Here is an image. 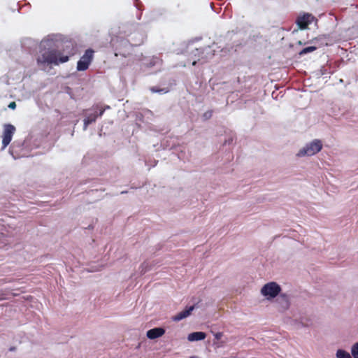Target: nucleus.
<instances>
[{"mask_svg": "<svg viewBox=\"0 0 358 358\" xmlns=\"http://www.w3.org/2000/svg\"><path fill=\"white\" fill-rule=\"evenodd\" d=\"M69 59V55H64L54 47L52 40L44 39L41 42L36 62L41 70L45 71L48 67L59 65L68 62Z\"/></svg>", "mask_w": 358, "mask_h": 358, "instance_id": "obj_1", "label": "nucleus"}, {"mask_svg": "<svg viewBox=\"0 0 358 358\" xmlns=\"http://www.w3.org/2000/svg\"><path fill=\"white\" fill-rule=\"evenodd\" d=\"M323 144L321 140L314 139L310 142L307 143L304 146L299 150L296 156L297 157H311L322 149Z\"/></svg>", "mask_w": 358, "mask_h": 358, "instance_id": "obj_2", "label": "nucleus"}, {"mask_svg": "<svg viewBox=\"0 0 358 358\" xmlns=\"http://www.w3.org/2000/svg\"><path fill=\"white\" fill-rule=\"evenodd\" d=\"M281 287L280 286L275 282H270L266 283L261 289V294L266 299V300H272L274 298L277 297L280 293Z\"/></svg>", "mask_w": 358, "mask_h": 358, "instance_id": "obj_3", "label": "nucleus"}, {"mask_svg": "<svg viewBox=\"0 0 358 358\" xmlns=\"http://www.w3.org/2000/svg\"><path fill=\"white\" fill-rule=\"evenodd\" d=\"M94 51L91 49H88L85 51V54L81 57L77 64L78 71H85L88 69L92 58Z\"/></svg>", "mask_w": 358, "mask_h": 358, "instance_id": "obj_4", "label": "nucleus"}, {"mask_svg": "<svg viewBox=\"0 0 358 358\" xmlns=\"http://www.w3.org/2000/svg\"><path fill=\"white\" fill-rule=\"evenodd\" d=\"M15 131V127L10 124H5L2 135V150H4L10 143Z\"/></svg>", "mask_w": 358, "mask_h": 358, "instance_id": "obj_5", "label": "nucleus"}, {"mask_svg": "<svg viewBox=\"0 0 358 358\" xmlns=\"http://www.w3.org/2000/svg\"><path fill=\"white\" fill-rule=\"evenodd\" d=\"M314 21L317 22V20L312 14L304 13L297 17L296 23L299 29H306Z\"/></svg>", "mask_w": 358, "mask_h": 358, "instance_id": "obj_6", "label": "nucleus"}, {"mask_svg": "<svg viewBox=\"0 0 358 358\" xmlns=\"http://www.w3.org/2000/svg\"><path fill=\"white\" fill-rule=\"evenodd\" d=\"M276 308L280 312H285L289 309L290 306V301L286 294L279 295L275 300Z\"/></svg>", "mask_w": 358, "mask_h": 358, "instance_id": "obj_7", "label": "nucleus"}, {"mask_svg": "<svg viewBox=\"0 0 358 358\" xmlns=\"http://www.w3.org/2000/svg\"><path fill=\"white\" fill-rule=\"evenodd\" d=\"M98 107H96L95 109H94L93 113H90L87 114V116L84 120V129L85 130L87 127V126L95 122L96 119L98 116H101L104 112V109H100L99 113H97Z\"/></svg>", "mask_w": 358, "mask_h": 358, "instance_id": "obj_8", "label": "nucleus"}, {"mask_svg": "<svg viewBox=\"0 0 358 358\" xmlns=\"http://www.w3.org/2000/svg\"><path fill=\"white\" fill-rule=\"evenodd\" d=\"M165 334V329L161 327H156L148 330L146 336L149 339H155L162 336Z\"/></svg>", "mask_w": 358, "mask_h": 358, "instance_id": "obj_9", "label": "nucleus"}, {"mask_svg": "<svg viewBox=\"0 0 358 358\" xmlns=\"http://www.w3.org/2000/svg\"><path fill=\"white\" fill-rule=\"evenodd\" d=\"M195 306H192L186 308L184 310L178 313L177 315H176L173 317V320L176 322L180 321L188 316H189L192 313V312L194 310Z\"/></svg>", "mask_w": 358, "mask_h": 358, "instance_id": "obj_10", "label": "nucleus"}, {"mask_svg": "<svg viewBox=\"0 0 358 358\" xmlns=\"http://www.w3.org/2000/svg\"><path fill=\"white\" fill-rule=\"evenodd\" d=\"M313 322L311 319L307 316H301L295 319V324L297 328L310 327Z\"/></svg>", "mask_w": 358, "mask_h": 358, "instance_id": "obj_11", "label": "nucleus"}, {"mask_svg": "<svg viewBox=\"0 0 358 358\" xmlns=\"http://www.w3.org/2000/svg\"><path fill=\"white\" fill-rule=\"evenodd\" d=\"M206 334L202 331H196L191 333L188 335L187 339L190 342L202 341L206 338Z\"/></svg>", "mask_w": 358, "mask_h": 358, "instance_id": "obj_12", "label": "nucleus"}, {"mask_svg": "<svg viewBox=\"0 0 358 358\" xmlns=\"http://www.w3.org/2000/svg\"><path fill=\"white\" fill-rule=\"evenodd\" d=\"M336 358H354L348 352L338 349L336 352Z\"/></svg>", "mask_w": 358, "mask_h": 358, "instance_id": "obj_13", "label": "nucleus"}, {"mask_svg": "<svg viewBox=\"0 0 358 358\" xmlns=\"http://www.w3.org/2000/svg\"><path fill=\"white\" fill-rule=\"evenodd\" d=\"M215 45L213 44V46H208L207 48L205 49V52H206V55H205V59H208L212 57L213 55H214V53H213L212 52H215V49L213 48L214 46Z\"/></svg>", "mask_w": 358, "mask_h": 358, "instance_id": "obj_14", "label": "nucleus"}, {"mask_svg": "<svg viewBox=\"0 0 358 358\" xmlns=\"http://www.w3.org/2000/svg\"><path fill=\"white\" fill-rule=\"evenodd\" d=\"M351 355L354 358H358V342L352 345Z\"/></svg>", "mask_w": 358, "mask_h": 358, "instance_id": "obj_15", "label": "nucleus"}, {"mask_svg": "<svg viewBox=\"0 0 358 358\" xmlns=\"http://www.w3.org/2000/svg\"><path fill=\"white\" fill-rule=\"evenodd\" d=\"M316 49H317V48L315 46L307 47V48H305L303 50H301L299 52V55H303L308 54L309 52H313Z\"/></svg>", "mask_w": 358, "mask_h": 358, "instance_id": "obj_16", "label": "nucleus"}, {"mask_svg": "<svg viewBox=\"0 0 358 358\" xmlns=\"http://www.w3.org/2000/svg\"><path fill=\"white\" fill-rule=\"evenodd\" d=\"M5 231H6V227L0 220V241H1L2 238L6 236Z\"/></svg>", "mask_w": 358, "mask_h": 358, "instance_id": "obj_17", "label": "nucleus"}, {"mask_svg": "<svg viewBox=\"0 0 358 358\" xmlns=\"http://www.w3.org/2000/svg\"><path fill=\"white\" fill-rule=\"evenodd\" d=\"M141 272L142 273H145L146 271L150 270V266H149L148 263H143L141 266Z\"/></svg>", "mask_w": 358, "mask_h": 358, "instance_id": "obj_18", "label": "nucleus"}, {"mask_svg": "<svg viewBox=\"0 0 358 358\" xmlns=\"http://www.w3.org/2000/svg\"><path fill=\"white\" fill-rule=\"evenodd\" d=\"M151 91L152 92H158V93H161V94H164V93H166L167 91L166 90H164V89H161V90H157L155 89V87H152L151 89Z\"/></svg>", "mask_w": 358, "mask_h": 358, "instance_id": "obj_19", "label": "nucleus"}, {"mask_svg": "<svg viewBox=\"0 0 358 358\" xmlns=\"http://www.w3.org/2000/svg\"><path fill=\"white\" fill-rule=\"evenodd\" d=\"M152 62H151V64L153 65V66L160 63L159 59L158 58H157V57L152 58Z\"/></svg>", "mask_w": 358, "mask_h": 358, "instance_id": "obj_20", "label": "nucleus"}, {"mask_svg": "<svg viewBox=\"0 0 358 358\" xmlns=\"http://www.w3.org/2000/svg\"><path fill=\"white\" fill-rule=\"evenodd\" d=\"M8 108H10V109H15L16 108V103L15 102L13 101V102H10L8 105Z\"/></svg>", "mask_w": 358, "mask_h": 358, "instance_id": "obj_21", "label": "nucleus"}, {"mask_svg": "<svg viewBox=\"0 0 358 358\" xmlns=\"http://www.w3.org/2000/svg\"><path fill=\"white\" fill-rule=\"evenodd\" d=\"M222 336V333H220V332L216 333V334H215V338H216L217 340L220 339Z\"/></svg>", "mask_w": 358, "mask_h": 358, "instance_id": "obj_22", "label": "nucleus"}, {"mask_svg": "<svg viewBox=\"0 0 358 358\" xmlns=\"http://www.w3.org/2000/svg\"><path fill=\"white\" fill-rule=\"evenodd\" d=\"M121 43H122V45H128L127 41H124V40L122 41H121Z\"/></svg>", "mask_w": 358, "mask_h": 358, "instance_id": "obj_23", "label": "nucleus"}, {"mask_svg": "<svg viewBox=\"0 0 358 358\" xmlns=\"http://www.w3.org/2000/svg\"><path fill=\"white\" fill-rule=\"evenodd\" d=\"M5 298H6V297H5V296H1V295L0 296V300L4 299Z\"/></svg>", "mask_w": 358, "mask_h": 358, "instance_id": "obj_24", "label": "nucleus"}, {"mask_svg": "<svg viewBox=\"0 0 358 358\" xmlns=\"http://www.w3.org/2000/svg\"><path fill=\"white\" fill-rule=\"evenodd\" d=\"M195 64H196V62L194 61V62H193L192 65H195Z\"/></svg>", "mask_w": 358, "mask_h": 358, "instance_id": "obj_25", "label": "nucleus"}, {"mask_svg": "<svg viewBox=\"0 0 358 358\" xmlns=\"http://www.w3.org/2000/svg\"><path fill=\"white\" fill-rule=\"evenodd\" d=\"M190 358H197V357H191Z\"/></svg>", "mask_w": 358, "mask_h": 358, "instance_id": "obj_26", "label": "nucleus"}]
</instances>
